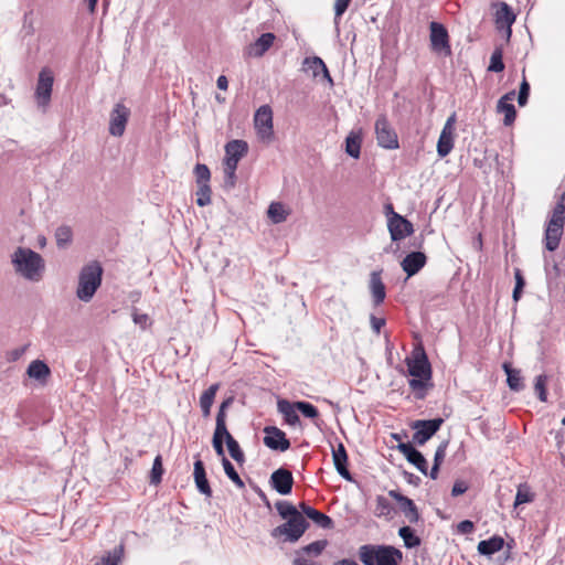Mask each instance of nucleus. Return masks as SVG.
I'll use <instances>...</instances> for the list:
<instances>
[{
	"instance_id": "obj_9",
	"label": "nucleus",
	"mask_w": 565,
	"mask_h": 565,
	"mask_svg": "<svg viewBox=\"0 0 565 565\" xmlns=\"http://www.w3.org/2000/svg\"><path fill=\"white\" fill-rule=\"evenodd\" d=\"M429 31L431 51L441 56H450L451 47L447 29L441 23L434 21L429 24Z\"/></svg>"
},
{
	"instance_id": "obj_54",
	"label": "nucleus",
	"mask_w": 565,
	"mask_h": 565,
	"mask_svg": "<svg viewBox=\"0 0 565 565\" xmlns=\"http://www.w3.org/2000/svg\"><path fill=\"white\" fill-rule=\"evenodd\" d=\"M529 94H530V85L525 79H523V82L520 85V90H519V95H518V103L520 106L526 105Z\"/></svg>"
},
{
	"instance_id": "obj_29",
	"label": "nucleus",
	"mask_w": 565,
	"mask_h": 565,
	"mask_svg": "<svg viewBox=\"0 0 565 565\" xmlns=\"http://www.w3.org/2000/svg\"><path fill=\"white\" fill-rule=\"evenodd\" d=\"M504 540L500 536H492L478 543V552L482 555H492L502 550Z\"/></svg>"
},
{
	"instance_id": "obj_21",
	"label": "nucleus",
	"mask_w": 565,
	"mask_h": 565,
	"mask_svg": "<svg viewBox=\"0 0 565 565\" xmlns=\"http://www.w3.org/2000/svg\"><path fill=\"white\" fill-rule=\"evenodd\" d=\"M427 262V257L422 252H412L407 254L401 263L403 270L408 277L416 275Z\"/></svg>"
},
{
	"instance_id": "obj_43",
	"label": "nucleus",
	"mask_w": 565,
	"mask_h": 565,
	"mask_svg": "<svg viewBox=\"0 0 565 565\" xmlns=\"http://www.w3.org/2000/svg\"><path fill=\"white\" fill-rule=\"evenodd\" d=\"M548 377L545 374H541L536 376L535 383H534V390L537 394V397L541 402L547 401V392H546V384H547Z\"/></svg>"
},
{
	"instance_id": "obj_30",
	"label": "nucleus",
	"mask_w": 565,
	"mask_h": 565,
	"mask_svg": "<svg viewBox=\"0 0 565 565\" xmlns=\"http://www.w3.org/2000/svg\"><path fill=\"white\" fill-rule=\"evenodd\" d=\"M267 215L274 224L282 223L290 215V210L281 202H271L267 210Z\"/></svg>"
},
{
	"instance_id": "obj_47",
	"label": "nucleus",
	"mask_w": 565,
	"mask_h": 565,
	"mask_svg": "<svg viewBox=\"0 0 565 565\" xmlns=\"http://www.w3.org/2000/svg\"><path fill=\"white\" fill-rule=\"evenodd\" d=\"M296 408L308 418H317L319 415L317 407L308 402H296Z\"/></svg>"
},
{
	"instance_id": "obj_53",
	"label": "nucleus",
	"mask_w": 565,
	"mask_h": 565,
	"mask_svg": "<svg viewBox=\"0 0 565 565\" xmlns=\"http://www.w3.org/2000/svg\"><path fill=\"white\" fill-rule=\"evenodd\" d=\"M194 481H195L198 490L202 494H205L206 497H211L212 495V490H211V487H210L209 481L206 479V475L203 476V477L195 478Z\"/></svg>"
},
{
	"instance_id": "obj_6",
	"label": "nucleus",
	"mask_w": 565,
	"mask_h": 565,
	"mask_svg": "<svg viewBox=\"0 0 565 565\" xmlns=\"http://www.w3.org/2000/svg\"><path fill=\"white\" fill-rule=\"evenodd\" d=\"M248 145L246 141L235 139L225 145L224 174L225 183L233 188L236 182V169L239 160L247 153Z\"/></svg>"
},
{
	"instance_id": "obj_44",
	"label": "nucleus",
	"mask_w": 565,
	"mask_h": 565,
	"mask_svg": "<svg viewBox=\"0 0 565 565\" xmlns=\"http://www.w3.org/2000/svg\"><path fill=\"white\" fill-rule=\"evenodd\" d=\"M503 70L504 63L502 61V50L495 49L491 54L488 71L499 73L502 72Z\"/></svg>"
},
{
	"instance_id": "obj_11",
	"label": "nucleus",
	"mask_w": 565,
	"mask_h": 565,
	"mask_svg": "<svg viewBox=\"0 0 565 565\" xmlns=\"http://www.w3.org/2000/svg\"><path fill=\"white\" fill-rule=\"evenodd\" d=\"M254 125L257 135L262 140L270 141L273 139V111L268 105H263L256 110Z\"/></svg>"
},
{
	"instance_id": "obj_27",
	"label": "nucleus",
	"mask_w": 565,
	"mask_h": 565,
	"mask_svg": "<svg viewBox=\"0 0 565 565\" xmlns=\"http://www.w3.org/2000/svg\"><path fill=\"white\" fill-rule=\"evenodd\" d=\"M26 374L31 379L44 382L50 376L51 371L45 362L41 360H34L29 364Z\"/></svg>"
},
{
	"instance_id": "obj_50",
	"label": "nucleus",
	"mask_w": 565,
	"mask_h": 565,
	"mask_svg": "<svg viewBox=\"0 0 565 565\" xmlns=\"http://www.w3.org/2000/svg\"><path fill=\"white\" fill-rule=\"evenodd\" d=\"M409 462L414 465L422 473L429 476L428 463L420 451H417V454L412 457Z\"/></svg>"
},
{
	"instance_id": "obj_36",
	"label": "nucleus",
	"mask_w": 565,
	"mask_h": 565,
	"mask_svg": "<svg viewBox=\"0 0 565 565\" xmlns=\"http://www.w3.org/2000/svg\"><path fill=\"white\" fill-rule=\"evenodd\" d=\"M504 370L507 373V377H508L507 382H508L509 387L512 391H516V392L520 391L523 387L520 371L513 370V369L509 367L507 364H504Z\"/></svg>"
},
{
	"instance_id": "obj_58",
	"label": "nucleus",
	"mask_w": 565,
	"mask_h": 565,
	"mask_svg": "<svg viewBox=\"0 0 565 565\" xmlns=\"http://www.w3.org/2000/svg\"><path fill=\"white\" fill-rule=\"evenodd\" d=\"M351 0H335L334 2V14L335 18H340L348 9Z\"/></svg>"
},
{
	"instance_id": "obj_48",
	"label": "nucleus",
	"mask_w": 565,
	"mask_h": 565,
	"mask_svg": "<svg viewBox=\"0 0 565 565\" xmlns=\"http://www.w3.org/2000/svg\"><path fill=\"white\" fill-rule=\"evenodd\" d=\"M162 473H163V468H162L161 456H157L153 460V465H152V469H151V473H150V482L153 484H158L161 481Z\"/></svg>"
},
{
	"instance_id": "obj_49",
	"label": "nucleus",
	"mask_w": 565,
	"mask_h": 565,
	"mask_svg": "<svg viewBox=\"0 0 565 565\" xmlns=\"http://www.w3.org/2000/svg\"><path fill=\"white\" fill-rule=\"evenodd\" d=\"M327 545H328V542L326 540H320V541H316V542L308 544L307 546H305L302 548V551L307 554H313V555L318 556L323 552V550L327 547Z\"/></svg>"
},
{
	"instance_id": "obj_61",
	"label": "nucleus",
	"mask_w": 565,
	"mask_h": 565,
	"mask_svg": "<svg viewBox=\"0 0 565 565\" xmlns=\"http://www.w3.org/2000/svg\"><path fill=\"white\" fill-rule=\"evenodd\" d=\"M28 344H24L22 347L15 348L9 352V360L10 361H18L28 350Z\"/></svg>"
},
{
	"instance_id": "obj_56",
	"label": "nucleus",
	"mask_w": 565,
	"mask_h": 565,
	"mask_svg": "<svg viewBox=\"0 0 565 565\" xmlns=\"http://www.w3.org/2000/svg\"><path fill=\"white\" fill-rule=\"evenodd\" d=\"M215 430L218 431H228L226 427V412L223 409H218L216 415V425Z\"/></svg>"
},
{
	"instance_id": "obj_3",
	"label": "nucleus",
	"mask_w": 565,
	"mask_h": 565,
	"mask_svg": "<svg viewBox=\"0 0 565 565\" xmlns=\"http://www.w3.org/2000/svg\"><path fill=\"white\" fill-rule=\"evenodd\" d=\"M565 225V192L561 195L559 201L554 206L544 233V245L550 252L558 248L563 236Z\"/></svg>"
},
{
	"instance_id": "obj_26",
	"label": "nucleus",
	"mask_w": 565,
	"mask_h": 565,
	"mask_svg": "<svg viewBox=\"0 0 565 565\" xmlns=\"http://www.w3.org/2000/svg\"><path fill=\"white\" fill-rule=\"evenodd\" d=\"M299 508L301 509L302 513L311 519L318 526L322 529H329L332 526V520L330 516L319 512L318 510L307 505L303 502L299 504Z\"/></svg>"
},
{
	"instance_id": "obj_12",
	"label": "nucleus",
	"mask_w": 565,
	"mask_h": 565,
	"mask_svg": "<svg viewBox=\"0 0 565 565\" xmlns=\"http://www.w3.org/2000/svg\"><path fill=\"white\" fill-rule=\"evenodd\" d=\"M129 117L130 109L125 104H115L109 114V134L114 137H121L125 134Z\"/></svg>"
},
{
	"instance_id": "obj_60",
	"label": "nucleus",
	"mask_w": 565,
	"mask_h": 565,
	"mask_svg": "<svg viewBox=\"0 0 565 565\" xmlns=\"http://www.w3.org/2000/svg\"><path fill=\"white\" fill-rule=\"evenodd\" d=\"M475 529V525L471 521L465 520L458 523L457 530L460 534H470Z\"/></svg>"
},
{
	"instance_id": "obj_20",
	"label": "nucleus",
	"mask_w": 565,
	"mask_h": 565,
	"mask_svg": "<svg viewBox=\"0 0 565 565\" xmlns=\"http://www.w3.org/2000/svg\"><path fill=\"white\" fill-rule=\"evenodd\" d=\"M515 97V92L511 90L504 94L497 104V111L504 115L503 124L511 126L516 117V110L514 105L511 103Z\"/></svg>"
},
{
	"instance_id": "obj_63",
	"label": "nucleus",
	"mask_w": 565,
	"mask_h": 565,
	"mask_svg": "<svg viewBox=\"0 0 565 565\" xmlns=\"http://www.w3.org/2000/svg\"><path fill=\"white\" fill-rule=\"evenodd\" d=\"M514 278H515V286L514 287L524 288L525 280H524V278L522 276L521 269H519V268L514 269Z\"/></svg>"
},
{
	"instance_id": "obj_32",
	"label": "nucleus",
	"mask_w": 565,
	"mask_h": 565,
	"mask_svg": "<svg viewBox=\"0 0 565 565\" xmlns=\"http://www.w3.org/2000/svg\"><path fill=\"white\" fill-rule=\"evenodd\" d=\"M124 556V546L120 544L104 555L94 565H119Z\"/></svg>"
},
{
	"instance_id": "obj_57",
	"label": "nucleus",
	"mask_w": 565,
	"mask_h": 565,
	"mask_svg": "<svg viewBox=\"0 0 565 565\" xmlns=\"http://www.w3.org/2000/svg\"><path fill=\"white\" fill-rule=\"evenodd\" d=\"M468 490V484L463 480H457L451 489V495L458 497L460 494H463Z\"/></svg>"
},
{
	"instance_id": "obj_4",
	"label": "nucleus",
	"mask_w": 565,
	"mask_h": 565,
	"mask_svg": "<svg viewBox=\"0 0 565 565\" xmlns=\"http://www.w3.org/2000/svg\"><path fill=\"white\" fill-rule=\"evenodd\" d=\"M359 555L364 565H398L403 558L402 552L390 545H363Z\"/></svg>"
},
{
	"instance_id": "obj_7",
	"label": "nucleus",
	"mask_w": 565,
	"mask_h": 565,
	"mask_svg": "<svg viewBox=\"0 0 565 565\" xmlns=\"http://www.w3.org/2000/svg\"><path fill=\"white\" fill-rule=\"evenodd\" d=\"M285 520V523L271 531V536L276 539L284 536L286 542H297L308 529V522L301 512Z\"/></svg>"
},
{
	"instance_id": "obj_1",
	"label": "nucleus",
	"mask_w": 565,
	"mask_h": 565,
	"mask_svg": "<svg viewBox=\"0 0 565 565\" xmlns=\"http://www.w3.org/2000/svg\"><path fill=\"white\" fill-rule=\"evenodd\" d=\"M14 273L31 282L42 280L45 273L44 258L29 247L19 246L10 255Z\"/></svg>"
},
{
	"instance_id": "obj_41",
	"label": "nucleus",
	"mask_w": 565,
	"mask_h": 565,
	"mask_svg": "<svg viewBox=\"0 0 565 565\" xmlns=\"http://www.w3.org/2000/svg\"><path fill=\"white\" fill-rule=\"evenodd\" d=\"M275 507L282 519H287L300 513V511H298V509L288 501H278L276 502Z\"/></svg>"
},
{
	"instance_id": "obj_24",
	"label": "nucleus",
	"mask_w": 565,
	"mask_h": 565,
	"mask_svg": "<svg viewBox=\"0 0 565 565\" xmlns=\"http://www.w3.org/2000/svg\"><path fill=\"white\" fill-rule=\"evenodd\" d=\"M274 41L275 35L273 33H264L246 49V54L253 57H260L271 47Z\"/></svg>"
},
{
	"instance_id": "obj_15",
	"label": "nucleus",
	"mask_w": 565,
	"mask_h": 565,
	"mask_svg": "<svg viewBox=\"0 0 565 565\" xmlns=\"http://www.w3.org/2000/svg\"><path fill=\"white\" fill-rule=\"evenodd\" d=\"M387 228L393 242H398L414 233L413 224L398 213L388 216Z\"/></svg>"
},
{
	"instance_id": "obj_40",
	"label": "nucleus",
	"mask_w": 565,
	"mask_h": 565,
	"mask_svg": "<svg viewBox=\"0 0 565 565\" xmlns=\"http://www.w3.org/2000/svg\"><path fill=\"white\" fill-rule=\"evenodd\" d=\"M194 175H195L196 185L210 184L211 172L206 164L198 163L194 167Z\"/></svg>"
},
{
	"instance_id": "obj_51",
	"label": "nucleus",
	"mask_w": 565,
	"mask_h": 565,
	"mask_svg": "<svg viewBox=\"0 0 565 565\" xmlns=\"http://www.w3.org/2000/svg\"><path fill=\"white\" fill-rule=\"evenodd\" d=\"M392 511V507H391V503L388 502V500L383 497V495H379L376 498V508H375V512L377 515H388Z\"/></svg>"
},
{
	"instance_id": "obj_8",
	"label": "nucleus",
	"mask_w": 565,
	"mask_h": 565,
	"mask_svg": "<svg viewBox=\"0 0 565 565\" xmlns=\"http://www.w3.org/2000/svg\"><path fill=\"white\" fill-rule=\"evenodd\" d=\"M375 135L381 148L393 150L398 148V137L385 115L377 117L375 121Z\"/></svg>"
},
{
	"instance_id": "obj_64",
	"label": "nucleus",
	"mask_w": 565,
	"mask_h": 565,
	"mask_svg": "<svg viewBox=\"0 0 565 565\" xmlns=\"http://www.w3.org/2000/svg\"><path fill=\"white\" fill-rule=\"evenodd\" d=\"M292 565H321V564L313 562L311 559L305 558L302 556H297L294 559Z\"/></svg>"
},
{
	"instance_id": "obj_46",
	"label": "nucleus",
	"mask_w": 565,
	"mask_h": 565,
	"mask_svg": "<svg viewBox=\"0 0 565 565\" xmlns=\"http://www.w3.org/2000/svg\"><path fill=\"white\" fill-rule=\"evenodd\" d=\"M217 390L218 384H212L207 390H205L200 397V406L212 407Z\"/></svg>"
},
{
	"instance_id": "obj_39",
	"label": "nucleus",
	"mask_w": 565,
	"mask_h": 565,
	"mask_svg": "<svg viewBox=\"0 0 565 565\" xmlns=\"http://www.w3.org/2000/svg\"><path fill=\"white\" fill-rule=\"evenodd\" d=\"M72 230L70 226L62 225L55 231L56 244L60 248L65 247L72 241Z\"/></svg>"
},
{
	"instance_id": "obj_35",
	"label": "nucleus",
	"mask_w": 565,
	"mask_h": 565,
	"mask_svg": "<svg viewBox=\"0 0 565 565\" xmlns=\"http://www.w3.org/2000/svg\"><path fill=\"white\" fill-rule=\"evenodd\" d=\"M226 445H227V449H228L230 456L237 463L242 465L245 461L244 452L241 449L239 444L237 443V440L230 434V431L227 433Z\"/></svg>"
},
{
	"instance_id": "obj_2",
	"label": "nucleus",
	"mask_w": 565,
	"mask_h": 565,
	"mask_svg": "<svg viewBox=\"0 0 565 565\" xmlns=\"http://www.w3.org/2000/svg\"><path fill=\"white\" fill-rule=\"evenodd\" d=\"M405 362L408 374L412 376L408 381L409 387L417 398H424L431 377V369L427 355L423 349H416Z\"/></svg>"
},
{
	"instance_id": "obj_5",
	"label": "nucleus",
	"mask_w": 565,
	"mask_h": 565,
	"mask_svg": "<svg viewBox=\"0 0 565 565\" xmlns=\"http://www.w3.org/2000/svg\"><path fill=\"white\" fill-rule=\"evenodd\" d=\"M103 268L97 262L84 266L79 273L76 296L82 301H89L102 284Z\"/></svg>"
},
{
	"instance_id": "obj_28",
	"label": "nucleus",
	"mask_w": 565,
	"mask_h": 565,
	"mask_svg": "<svg viewBox=\"0 0 565 565\" xmlns=\"http://www.w3.org/2000/svg\"><path fill=\"white\" fill-rule=\"evenodd\" d=\"M362 135L361 131L352 130L345 138V152L354 158L359 159L361 154Z\"/></svg>"
},
{
	"instance_id": "obj_25",
	"label": "nucleus",
	"mask_w": 565,
	"mask_h": 565,
	"mask_svg": "<svg viewBox=\"0 0 565 565\" xmlns=\"http://www.w3.org/2000/svg\"><path fill=\"white\" fill-rule=\"evenodd\" d=\"M369 287L374 305H381L386 297L385 285L382 281L381 271L371 273Z\"/></svg>"
},
{
	"instance_id": "obj_31",
	"label": "nucleus",
	"mask_w": 565,
	"mask_h": 565,
	"mask_svg": "<svg viewBox=\"0 0 565 565\" xmlns=\"http://www.w3.org/2000/svg\"><path fill=\"white\" fill-rule=\"evenodd\" d=\"M278 409L289 425L296 426L299 424L300 419L297 414L296 403L290 404L287 401H280L278 402Z\"/></svg>"
},
{
	"instance_id": "obj_18",
	"label": "nucleus",
	"mask_w": 565,
	"mask_h": 565,
	"mask_svg": "<svg viewBox=\"0 0 565 565\" xmlns=\"http://www.w3.org/2000/svg\"><path fill=\"white\" fill-rule=\"evenodd\" d=\"M270 484L279 494L287 495L292 490V473L285 468L277 469L270 476Z\"/></svg>"
},
{
	"instance_id": "obj_62",
	"label": "nucleus",
	"mask_w": 565,
	"mask_h": 565,
	"mask_svg": "<svg viewBox=\"0 0 565 565\" xmlns=\"http://www.w3.org/2000/svg\"><path fill=\"white\" fill-rule=\"evenodd\" d=\"M194 479L198 477L205 476V469L203 462L199 459L194 462Z\"/></svg>"
},
{
	"instance_id": "obj_16",
	"label": "nucleus",
	"mask_w": 565,
	"mask_h": 565,
	"mask_svg": "<svg viewBox=\"0 0 565 565\" xmlns=\"http://www.w3.org/2000/svg\"><path fill=\"white\" fill-rule=\"evenodd\" d=\"M264 433V444L269 449L278 451H286L289 449L290 441L281 429L275 426H267L265 427Z\"/></svg>"
},
{
	"instance_id": "obj_37",
	"label": "nucleus",
	"mask_w": 565,
	"mask_h": 565,
	"mask_svg": "<svg viewBox=\"0 0 565 565\" xmlns=\"http://www.w3.org/2000/svg\"><path fill=\"white\" fill-rule=\"evenodd\" d=\"M222 465L226 476L235 483L236 487L243 489L245 487L244 481L242 480L239 475L236 472L234 466L226 457H223Z\"/></svg>"
},
{
	"instance_id": "obj_13",
	"label": "nucleus",
	"mask_w": 565,
	"mask_h": 565,
	"mask_svg": "<svg viewBox=\"0 0 565 565\" xmlns=\"http://www.w3.org/2000/svg\"><path fill=\"white\" fill-rule=\"evenodd\" d=\"M443 423L444 419L439 417L414 422L412 425L413 429H415V434L413 435L414 443L420 446L424 445L439 430Z\"/></svg>"
},
{
	"instance_id": "obj_52",
	"label": "nucleus",
	"mask_w": 565,
	"mask_h": 565,
	"mask_svg": "<svg viewBox=\"0 0 565 565\" xmlns=\"http://www.w3.org/2000/svg\"><path fill=\"white\" fill-rule=\"evenodd\" d=\"M131 317L135 324L139 326L142 330H146L151 324L149 316L140 313L137 309H134Z\"/></svg>"
},
{
	"instance_id": "obj_55",
	"label": "nucleus",
	"mask_w": 565,
	"mask_h": 565,
	"mask_svg": "<svg viewBox=\"0 0 565 565\" xmlns=\"http://www.w3.org/2000/svg\"><path fill=\"white\" fill-rule=\"evenodd\" d=\"M397 448L406 457L408 462L411 461L412 457L418 451L411 443H401L397 446Z\"/></svg>"
},
{
	"instance_id": "obj_34",
	"label": "nucleus",
	"mask_w": 565,
	"mask_h": 565,
	"mask_svg": "<svg viewBox=\"0 0 565 565\" xmlns=\"http://www.w3.org/2000/svg\"><path fill=\"white\" fill-rule=\"evenodd\" d=\"M398 535L407 548H414L420 545V539L409 526H403L398 530Z\"/></svg>"
},
{
	"instance_id": "obj_38",
	"label": "nucleus",
	"mask_w": 565,
	"mask_h": 565,
	"mask_svg": "<svg viewBox=\"0 0 565 565\" xmlns=\"http://www.w3.org/2000/svg\"><path fill=\"white\" fill-rule=\"evenodd\" d=\"M211 195H212V189L210 184H201L198 185V190L195 192L196 196V204L199 206H206L211 204Z\"/></svg>"
},
{
	"instance_id": "obj_33",
	"label": "nucleus",
	"mask_w": 565,
	"mask_h": 565,
	"mask_svg": "<svg viewBox=\"0 0 565 565\" xmlns=\"http://www.w3.org/2000/svg\"><path fill=\"white\" fill-rule=\"evenodd\" d=\"M448 447V441H443L438 448L436 449L435 456H434V465L429 471V477L431 479H437L439 467L443 463L445 457H446V450Z\"/></svg>"
},
{
	"instance_id": "obj_45",
	"label": "nucleus",
	"mask_w": 565,
	"mask_h": 565,
	"mask_svg": "<svg viewBox=\"0 0 565 565\" xmlns=\"http://www.w3.org/2000/svg\"><path fill=\"white\" fill-rule=\"evenodd\" d=\"M227 433L228 431H218V430H214V435H213V439H212V444H213V448L215 450V452L221 456L222 458L225 457L224 456V447H223V441L227 439Z\"/></svg>"
},
{
	"instance_id": "obj_14",
	"label": "nucleus",
	"mask_w": 565,
	"mask_h": 565,
	"mask_svg": "<svg viewBox=\"0 0 565 565\" xmlns=\"http://www.w3.org/2000/svg\"><path fill=\"white\" fill-rule=\"evenodd\" d=\"M455 124L456 114L449 116L443 127L440 136L437 141V153L440 158L447 157L455 145Z\"/></svg>"
},
{
	"instance_id": "obj_59",
	"label": "nucleus",
	"mask_w": 565,
	"mask_h": 565,
	"mask_svg": "<svg viewBox=\"0 0 565 565\" xmlns=\"http://www.w3.org/2000/svg\"><path fill=\"white\" fill-rule=\"evenodd\" d=\"M370 322H371L372 330L376 334H380L381 329L385 326V319L384 318H377L374 315H371Z\"/></svg>"
},
{
	"instance_id": "obj_10",
	"label": "nucleus",
	"mask_w": 565,
	"mask_h": 565,
	"mask_svg": "<svg viewBox=\"0 0 565 565\" xmlns=\"http://www.w3.org/2000/svg\"><path fill=\"white\" fill-rule=\"evenodd\" d=\"M54 74L49 67H43L39 73L35 88V99L40 107L45 108L51 100L53 89Z\"/></svg>"
},
{
	"instance_id": "obj_23",
	"label": "nucleus",
	"mask_w": 565,
	"mask_h": 565,
	"mask_svg": "<svg viewBox=\"0 0 565 565\" xmlns=\"http://www.w3.org/2000/svg\"><path fill=\"white\" fill-rule=\"evenodd\" d=\"M332 458H333V463H334V467H335V470L338 471V473L343 479L351 481L352 476L347 467L348 455H347V450L342 443L338 444V447L332 449Z\"/></svg>"
},
{
	"instance_id": "obj_22",
	"label": "nucleus",
	"mask_w": 565,
	"mask_h": 565,
	"mask_svg": "<svg viewBox=\"0 0 565 565\" xmlns=\"http://www.w3.org/2000/svg\"><path fill=\"white\" fill-rule=\"evenodd\" d=\"M302 71L311 73L315 78L322 75L330 84L333 83L324 62L318 56L306 57L302 62Z\"/></svg>"
},
{
	"instance_id": "obj_42",
	"label": "nucleus",
	"mask_w": 565,
	"mask_h": 565,
	"mask_svg": "<svg viewBox=\"0 0 565 565\" xmlns=\"http://www.w3.org/2000/svg\"><path fill=\"white\" fill-rule=\"evenodd\" d=\"M533 499H534V495L531 492V490L526 486L521 484V486H519L518 491H516V495H515V500H514V508L516 509L521 504L530 503L533 501Z\"/></svg>"
},
{
	"instance_id": "obj_19",
	"label": "nucleus",
	"mask_w": 565,
	"mask_h": 565,
	"mask_svg": "<svg viewBox=\"0 0 565 565\" xmlns=\"http://www.w3.org/2000/svg\"><path fill=\"white\" fill-rule=\"evenodd\" d=\"M388 495L398 503L401 511L409 523H417L419 521L420 516L413 500L396 490H391Z\"/></svg>"
},
{
	"instance_id": "obj_17",
	"label": "nucleus",
	"mask_w": 565,
	"mask_h": 565,
	"mask_svg": "<svg viewBox=\"0 0 565 565\" xmlns=\"http://www.w3.org/2000/svg\"><path fill=\"white\" fill-rule=\"evenodd\" d=\"M497 10L494 13V22L495 26L500 31H504L507 38L511 36L512 30L511 26L515 21V14L513 13L510 6L505 2H500L497 6Z\"/></svg>"
}]
</instances>
